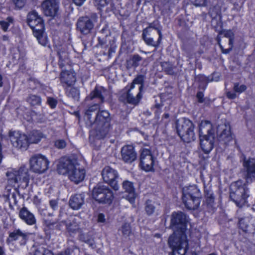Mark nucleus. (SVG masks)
I'll return each instance as SVG.
<instances>
[{
    "label": "nucleus",
    "mask_w": 255,
    "mask_h": 255,
    "mask_svg": "<svg viewBox=\"0 0 255 255\" xmlns=\"http://www.w3.org/2000/svg\"><path fill=\"white\" fill-rule=\"evenodd\" d=\"M188 222L186 215L181 211L174 212L171 215L170 228L174 231L168 244L172 249L171 255H185L188 244L185 232Z\"/></svg>",
    "instance_id": "nucleus-1"
},
{
    "label": "nucleus",
    "mask_w": 255,
    "mask_h": 255,
    "mask_svg": "<svg viewBox=\"0 0 255 255\" xmlns=\"http://www.w3.org/2000/svg\"><path fill=\"white\" fill-rule=\"evenodd\" d=\"M230 198L238 207L243 206L249 197L248 188L242 180L233 182L230 186Z\"/></svg>",
    "instance_id": "nucleus-2"
},
{
    "label": "nucleus",
    "mask_w": 255,
    "mask_h": 255,
    "mask_svg": "<svg viewBox=\"0 0 255 255\" xmlns=\"http://www.w3.org/2000/svg\"><path fill=\"white\" fill-rule=\"evenodd\" d=\"M177 132L181 139L185 142H190L195 139L194 125L189 120L185 118L176 122Z\"/></svg>",
    "instance_id": "nucleus-3"
},
{
    "label": "nucleus",
    "mask_w": 255,
    "mask_h": 255,
    "mask_svg": "<svg viewBox=\"0 0 255 255\" xmlns=\"http://www.w3.org/2000/svg\"><path fill=\"white\" fill-rule=\"evenodd\" d=\"M6 176L8 184L13 185L19 183L18 187L25 189L28 185L29 174L28 168L25 166H21L18 170L13 172H7Z\"/></svg>",
    "instance_id": "nucleus-4"
},
{
    "label": "nucleus",
    "mask_w": 255,
    "mask_h": 255,
    "mask_svg": "<svg viewBox=\"0 0 255 255\" xmlns=\"http://www.w3.org/2000/svg\"><path fill=\"white\" fill-rule=\"evenodd\" d=\"M217 31L219 32V35L217 37L218 44L222 53L228 54L232 50L233 47L234 32L231 30H222V29Z\"/></svg>",
    "instance_id": "nucleus-5"
},
{
    "label": "nucleus",
    "mask_w": 255,
    "mask_h": 255,
    "mask_svg": "<svg viewBox=\"0 0 255 255\" xmlns=\"http://www.w3.org/2000/svg\"><path fill=\"white\" fill-rule=\"evenodd\" d=\"M92 196L100 203L111 204L114 198L113 193L110 188L102 184H97L93 189Z\"/></svg>",
    "instance_id": "nucleus-6"
},
{
    "label": "nucleus",
    "mask_w": 255,
    "mask_h": 255,
    "mask_svg": "<svg viewBox=\"0 0 255 255\" xmlns=\"http://www.w3.org/2000/svg\"><path fill=\"white\" fill-rule=\"evenodd\" d=\"M49 163L45 156L39 154L32 155L29 159L30 169L38 174L43 173L48 169Z\"/></svg>",
    "instance_id": "nucleus-7"
},
{
    "label": "nucleus",
    "mask_w": 255,
    "mask_h": 255,
    "mask_svg": "<svg viewBox=\"0 0 255 255\" xmlns=\"http://www.w3.org/2000/svg\"><path fill=\"white\" fill-rule=\"evenodd\" d=\"M9 137L12 146L22 151L26 150L28 146L27 136L19 131H9Z\"/></svg>",
    "instance_id": "nucleus-8"
},
{
    "label": "nucleus",
    "mask_w": 255,
    "mask_h": 255,
    "mask_svg": "<svg viewBox=\"0 0 255 255\" xmlns=\"http://www.w3.org/2000/svg\"><path fill=\"white\" fill-rule=\"evenodd\" d=\"M97 15L93 14L91 17L88 16L80 17L77 22V28L84 34L89 33L93 29L94 23L97 21Z\"/></svg>",
    "instance_id": "nucleus-9"
},
{
    "label": "nucleus",
    "mask_w": 255,
    "mask_h": 255,
    "mask_svg": "<svg viewBox=\"0 0 255 255\" xmlns=\"http://www.w3.org/2000/svg\"><path fill=\"white\" fill-rule=\"evenodd\" d=\"M155 158L148 149H143L140 153L139 165L141 168L146 171H150L153 170Z\"/></svg>",
    "instance_id": "nucleus-10"
},
{
    "label": "nucleus",
    "mask_w": 255,
    "mask_h": 255,
    "mask_svg": "<svg viewBox=\"0 0 255 255\" xmlns=\"http://www.w3.org/2000/svg\"><path fill=\"white\" fill-rule=\"evenodd\" d=\"M102 176L104 181L110 184L113 189L116 191L119 189V186L116 181L119 176L116 170L110 166H106L102 170Z\"/></svg>",
    "instance_id": "nucleus-11"
},
{
    "label": "nucleus",
    "mask_w": 255,
    "mask_h": 255,
    "mask_svg": "<svg viewBox=\"0 0 255 255\" xmlns=\"http://www.w3.org/2000/svg\"><path fill=\"white\" fill-rule=\"evenodd\" d=\"M208 13L211 18V26L216 30L219 31L222 27L221 7L216 4L211 7Z\"/></svg>",
    "instance_id": "nucleus-12"
},
{
    "label": "nucleus",
    "mask_w": 255,
    "mask_h": 255,
    "mask_svg": "<svg viewBox=\"0 0 255 255\" xmlns=\"http://www.w3.org/2000/svg\"><path fill=\"white\" fill-rule=\"evenodd\" d=\"M142 98L141 92L130 87L127 92L123 94L119 98L120 101L124 103H128L134 106L137 105Z\"/></svg>",
    "instance_id": "nucleus-13"
},
{
    "label": "nucleus",
    "mask_w": 255,
    "mask_h": 255,
    "mask_svg": "<svg viewBox=\"0 0 255 255\" xmlns=\"http://www.w3.org/2000/svg\"><path fill=\"white\" fill-rule=\"evenodd\" d=\"M77 163L75 159L66 157H62L57 165V171L60 174H68Z\"/></svg>",
    "instance_id": "nucleus-14"
},
{
    "label": "nucleus",
    "mask_w": 255,
    "mask_h": 255,
    "mask_svg": "<svg viewBox=\"0 0 255 255\" xmlns=\"http://www.w3.org/2000/svg\"><path fill=\"white\" fill-rule=\"evenodd\" d=\"M243 166L246 171L245 178L247 183H250L255 181V157L244 159Z\"/></svg>",
    "instance_id": "nucleus-15"
},
{
    "label": "nucleus",
    "mask_w": 255,
    "mask_h": 255,
    "mask_svg": "<svg viewBox=\"0 0 255 255\" xmlns=\"http://www.w3.org/2000/svg\"><path fill=\"white\" fill-rule=\"evenodd\" d=\"M30 28L32 29L33 34L39 44L44 46H49L47 34L44 31L43 21Z\"/></svg>",
    "instance_id": "nucleus-16"
},
{
    "label": "nucleus",
    "mask_w": 255,
    "mask_h": 255,
    "mask_svg": "<svg viewBox=\"0 0 255 255\" xmlns=\"http://www.w3.org/2000/svg\"><path fill=\"white\" fill-rule=\"evenodd\" d=\"M43 12L46 16H54L59 8L57 0H45L41 4Z\"/></svg>",
    "instance_id": "nucleus-17"
},
{
    "label": "nucleus",
    "mask_w": 255,
    "mask_h": 255,
    "mask_svg": "<svg viewBox=\"0 0 255 255\" xmlns=\"http://www.w3.org/2000/svg\"><path fill=\"white\" fill-rule=\"evenodd\" d=\"M217 131L221 132L218 137V140L220 141L224 142L225 144L231 141L233 138L231 131L230 125L228 123L219 125Z\"/></svg>",
    "instance_id": "nucleus-18"
},
{
    "label": "nucleus",
    "mask_w": 255,
    "mask_h": 255,
    "mask_svg": "<svg viewBox=\"0 0 255 255\" xmlns=\"http://www.w3.org/2000/svg\"><path fill=\"white\" fill-rule=\"evenodd\" d=\"M85 175V170L81 168L78 163L75 165L68 174L69 179L76 184H78L82 181L84 179Z\"/></svg>",
    "instance_id": "nucleus-19"
},
{
    "label": "nucleus",
    "mask_w": 255,
    "mask_h": 255,
    "mask_svg": "<svg viewBox=\"0 0 255 255\" xmlns=\"http://www.w3.org/2000/svg\"><path fill=\"white\" fill-rule=\"evenodd\" d=\"M121 156L122 160L126 163H130L136 158V153L134 147L131 145H126L121 149Z\"/></svg>",
    "instance_id": "nucleus-20"
},
{
    "label": "nucleus",
    "mask_w": 255,
    "mask_h": 255,
    "mask_svg": "<svg viewBox=\"0 0 255 255\" xmlns=\"http://www.w3.org/2000/svg\"><path fill=\"white\" fill-rule=\"evenodd\" d=\"M109 94V91L103 87H96L95 89L87 97L86 99L92 100L94 98H97L99 100L98 103H102Z\"/></svg>",
    "instance_id": "nucleus-21"
},
{
    "label": "nucleus",
    "mask_w": 255,
    "mask_h": 255,
    "mask_svg": "<svg viewBox=\"0 0 255 255\" xmlns=\"http://www.w3.org/2000/svg\"><path fill=\"white\" fill-rule=\"evenodd\" d=\"M99 111L98 104H94L88 108L84 117L87 125L91 126L95 124L97 115L99 114Z\"/></svg>",
    "instance_id": "nucleus-22"
},
{
    "label": "nucleus",
    "mask_w": 255,
    "mask_h": 255,
    "mask_svg": "<svg viewBox=\"0 0 255 255\" xmlns=\"http://www.w3.org/2000/svg\"><path fill=\"white\" fill-rule=\"evenodd\" d=\"M216 135L200 137V146L205 153H209L213 149L215 143Z\"/></svg>",
    "instance_id": "nucleus-23"
},
{
    "label": "nucleus",
    "mask_w": 255,
    "mask_h": 255,
    "mask_svg": "<svg viewBox=\"0 0 255 255\" xmlns=\"http://www.w3.org/2000/svg\"><path fill=\"white\" fill-rule=\"evenodd\" d=\"M85 198V194L83 193L72 196L69 201L70 207L73 210H79L84 204Z\"/></svg>",
    "instance_id": "nucleus-24"
},
{
    "label": "nucleus",
    "mask_w": 255,
    "mask_h": 255,
    "mask_svg": "<svg viewBox=\"0 0 255 255\" xmlns=\"http://www.w3.org/2000/svg\"><path fill=\"white\" fill-rule=\"evenodd\" d=\"M110 129V124H97V127L93 131V136L96 139H102L108 134Z\"/></svg>",
    "instance_id": "nucleus-25"
},
{
    "label": "nucleus",
    "mask_w": 255,
    "mask_h": 255,
    "mask_svg": "<svg viewBox=\"0 0 255 255\" xmlns=\"http://www.w3.org/2000/svg\"><path fill=\"white\" fill-rule=\"evenodd\" d=\"M215 134L212 124L207 121H202L199 126V136L204 137Z\"/></svg>",
    "instance_id": "nucleus-26"
},
{
    "label": "nucleus",
    "mask_w": 255,
    "mask_h": 255,
    "mask_svg": "<svg viewBox=\"0 0 255 255\" xmlns=\"http://www.w3.org/2000/svg\"><path fill=\"white\" fill-rule=\"evenodd\" d=\"M19 217L27 225H33L36 223V219L34 215L25 207H22L19 211Z\"/></svg>",
    "instance_id": "nucleus-27"
},
{
    "label": "nucleus",
    "mask_w": 255,
    "mask_h": 255,
    "mask_svg": "<svg viewBox=\"0 0 255 255\" xmlns=\"http://www.w3.org/2000/svg\"><path fill=\"white\" fill-rule=\"evenodd\" d=\"M202 198L182 196L183 202L188 210H195L199 207Z\"/></svg>",
    "instance_id": "nucleus-28"
},
{
    "label": "nucleus",
    "mask_w": 255,
    "mask_h": 255,
    "mask_svg": "<svg viewBox=\"0 0 255 255\" xmlns=\"http://www.w3.org/2000/svg\"><path fill=\"white\" fill-rule=\"evenodd\" d=\"M183 196L202 198L200 189L196 185L185 186L182 189Z\"/></svg>",
    "instance_id": "nucleus-29"
},
{
    "label": "nucleus",
    "mask_w": 255,
    "mask_h": 255,
    "mask_svg": "<svg viewBox=\"0 0 255 255\" xmlns=\"http://www.w3.org/2000/svg\"><path fill=\"white\" fill-rule=\"evenodd\" d=\"M148 29H144L143 30L142 34V38L147 45L157 47L160 43L162 38L161 32L158 30L159 37L157 41H155L153 40V38L149 36L150 35V33L147 32Z\"/></svg>",
    "instance_id": "nucleus-30"
},
{
    "label": "nucleus",
    "mask_w": 255,
    "mask_h": 255,
    "mask_svg": "<svg viewBox=\"0 0 255 255\" xmlns=\"http://www.w3.org/2000/svg\"><path fill=\"white\" fill-rule=\"evenodd\" d=\"M57 54L59 56V65L61 68H63L68 64L69 62V53L67 51V48L66 46L58 48Z\"/></svg>",
    "instance_id": "nucleus-31"
},
{
    "label": "nucleus",
    "mask_w": 255,
    "mask_h": 255,
    "mask_svg": "<svg viewBox=\"0 0 255 255\" xmlns=\"http://www.w3.org/2000/svg\"><path fill=\"white\" fill-rule=\"evenodd\" d=\"M251 219L249 217L242 218L239 220V227L246 233H254L255 231V227L253 224H250Z\"/></svg>",
    "instance_id": "nucleus-32"
},
{
    "label": "nucleus",
    "mask_w": 255,
    "mask_h": 255,
    "mask_svg": "<svg viewBox=\"0 0 255 255\" xmlns=\"http://www.w3.org/2000/svg\"><path fill=\"white\" fill-rule=\"evenodd\" d=\"M80 218L79 217H75L69 223H66V226L68 232L71 233H80L82 231L80 228Z\"/></svg>",
    "instance_id": "nucleus-33"
},
{
    "label": "nucleus",
    "mask_w": 255,
    "mask_h": 255,
    "mask_svg": "<svg viewBox=\"0 0 255 255\" xmlns=\"http://www.w3.org/2000/svg\"><path fill=\"white\" fill-rule=\"evenodd\" d=\"M96 117L95 123V124L101 125L104 124H110V115L107 111L102 110L99 111V114L97 115Z\"/></svg>",
    "instance_id": "nucleus-34"
},
{
    "label": "nucleus",
    "mask_w": 255,
    "mask_h": 255,
    "mask_svg": "<svg viewBox=\"0 0 255 255\" xmlns=\"http://www.w3.org/2000/svg\"><path fill=\"white\" fill-rule=\"evenodd\" d=\"M61 82L68 86L72 85L76 81L74 73L69 71H62L60 75Z\"/></svg>",
    "instance_id": "nucleus-35"
},
{
    "label": "nucleus",
    "mask_w": 255,
    "mask_h": 255,
    "mask_svg": "<svg viewBox=\"0 0 255 255\" xmlns=\"http://www.w3.org/2000/svg\"><path fill=\"white\" fill-rule=\"evenodd\" d=\"M42 18L34 10L29 12L27 15V22L30 27L36 26V24L42 22Z\"/></svg>",
    "instance_id": "nucleus-36"
},
{
    "label": "nucleus",
    "mask_w": 255,
    "mask_h": 255,
    "mask_svg": "<svg viewBox=\"0 0 255 255\" xmlns=\"http://www.w3.org/2000/svg\"><path fill=\"white\" fill-rule=\"evenodd\" d=\"M123 187L125 192L128 193L129 200L132 202L135 198V190L132 183L128 181H125L123 183Z\"/></svg>",
    "instance_id": "nucleus-37"
},
{
    "label": "nucleus",
    "mask_w": 255,
    "mask_h": 255,
    "mask_svg": "<svg viewBox=\"0 0 255 255\" xmlns=\"http://www.w3.org/2000/svg\"><path fill=\"white\" fill-rule=\"evenodd\" d=\"M142 59V57L138 54L131 55L129 59L127 60V69L137 67Z\"/></svg>",
    "instance_id": "nucleus-38"
},
{
    "label": "nucleus",
    "mask_w": 255,
    "mask_h": 255,
    "mask_svg": "<svg viewBox=\"0 0 255 255\" xmlns=\"http://www.w3.org/2000/svg\"><path fill=\"white\" fill-rule=\"evenodd\" d=\"M28 137V144L37 143L42 137V133L38 130H32L31 131Z\"/></svg>",
    "instance_id": "nucleus-39"
},
{
    "label": "nucleus",
    "mask_w": 255,
    "mask_h": 255,
    "mask_svg": "<svg viewBox=\"0 0 255 255\" xmlns=\"http://www.w3.org/2000/svg\"><path fill=\"white\" fill-rule=\"evenodd\" d=\"M145 78L146 77L145 75H137L136 77L132 81V82L131 83L130 87H131V89H134L135 84L140 85V86L139 87L138 89L137 90L141 92L144 87V83Z\"/></svg>",
    "instance_id": "nucleus-40"
},
{
    "label": "nucleus",
    "mask_w": 255,
    "mask_h": 255,
    "mask_svg": "<svg viewBox=\"0 0 255 255\" xmlns=\"http://www.w3.org/2000/svg\"><path fill=\"white\" fill-rule=\"evenodd\" d=\"M67 95L74 100L78 101L80 98L79 90L75 87H71L67 90Z\"/></svg>",
    "instance_id": "nucleus-41"
},
{
    "label": "nucleus",
    "mask_w": 255,
    "mask_h": 255,
    "mask_svg": "<svg viewBox=\"0 0 255 255\" xmlns=\"http://www.w3.org/2000/svg\"><path fill=\"white\" fill-rule=\"evenodd\" d=\"M26 100L32 106L40 105L41 103V98L35 95H29Z\"/></svg>",
    "instance_id": "nucleus-42"
},
{
    "label": "nucleus",
    "mask_w": 255,
    "mask_h": 255,
    "mask_svg": "<svg viewBox=\"0 0 255 255\" xmlns=\"http://www.w3.org/2000/svg\"><path fill=\"white\" fill-rule=\"evenodd\" d=\"M33 255H54L49 250L43 247H39L34 251Z\"/></svg>",
    "instance_id": "nucleus-43"
},
{
    "label": "nucleus",
    "mask_w": 255,
    "mask_h": 255,
    "mask_svg": "<svg viewBox=\"0 0 255 255\" xmlns=\"http://www.w3.org/2000/svg\"><path fill=\"white\" fill-rule=\"evenodd\" d=\"M155 209V207L151 200H148L146 201L145 211L148 215H152L154 213Z\"/></svg>",
    "instance_id": "nucleus-44"
},
{
    "label": "nucleus",
    "mask_w": 255,
    "mask_h": 255,
    "mask_svg": "<svg viewBox=\"0 0 255 255\" xmlns=\"http://www.w3.org/2000/svg\"><path fill=\"white\" fill-rule=\"evenodd\" d=\"M24 234L20 230H16L9 234V238L7 239V242L9 243L13 241H15L18 239L19 236H23Z\"/></svg>",
    "instance_id": "nucleus-45"
},
{
    "label": "nucleus",
    "mask_w": 255,
    "mask_h": 255,
    "mask_svg": "<svg viewBox=\"0 0 255 255\" xmlns=\"http://www.w3.org/2000/svg\"><path fill=\"white\" fill-rule=\"evenodd\" d=\"M161 67L164 71L169 75H174V73L172 65L169 62H163L161 63Z\"/></svg>",
    "instance_id": "nucleus-46"
},
{
    "label": "nucleus",
    "mask_w": 255,
    "mask_h": 255,
    "mask_svg": "<svg viewBox=\"0 0 255 255\" xmlns=\"http://www.w3.org/2000/svg\"><path fill=\"white\" fill-rule=\"evenodd\" d=\"M145 29H148L147 31V32L151 33H152V29H154L157 31V33L158 34V30L161 31V28H160V25L158 21H154L152 23H150L147 27Z\"/></svg>",
    "instance_id": "nucleus-47"
},
{
    "label": "nucleus",
    "mask_w": 255,
    "mask_h": 255,
    "mask_svg": "<svg viewBox=\"0 0 255 255\" xmlns=\"http://www.w3.org/2000/svg\"><path fill=\"white\" fill-rule=\"evenodd\" d=\"M123 235L125 237H128L131 233V229L130 225L128 223L124 224L121 229Z\"/></svg>",
    "instance_id": "nucleus-48"
},
{
    "label": "nucleus",
    "mask_w": 255,
    "mask_h": 255,
    "mask_svg": "<svg viewBox=\"0 0 255 255\" xmlns=\"http://www.w3.org/2000/svg\"><path fill=\"white\" fill-rule=\"evenodd\" d=\"M12 21L13 19L10 17H8L6 19V20L0 21V25L1 26V28L4 31H7V28L9 25V23H12Z\"/></svg>",
    "instance_id": "nucleus-49"
},
{
    "label": "nucleus",
    "mask_w": 255,
    "mask_h": 255,
    "mask_svg": "<svg viewBox=\"0 0 255 255\" xmlns=\"http://www.w3.org/2000/svg\"><path fill=\"white\" fill-rule=\"evenodd\" d=\"M27 0H12V2L15 6V9H20L25 5Z\"/></svg>",
    "instance_id": "nucleus-50"
},
{
    "label": "nucleus",
    "mask_w": 255,
    "mask_h": 255,
    "mask_svg": "<svg viewBox=\"0 0 255 255\" xmlns=\"http://www.w3.org/2000/svg\"><path fill=\"white\" fill-rule=\"evenodd\" d=\"M207 202L209 204H212L214 201V196L211 191L206 190L205 191Z\"/></svg>",
    "instance_id": "nucleus-51"
},
{
    "label": "nucleus",
    "mask_w": 255,
    "mask_h": 255,
    "mask_svg": "<svg viewBox=\"0 0 255 255\" xmlns=\"http://www.w3.org/2000/svg\"><path fill=\"white\" fill-rule=\"evenodd\" d=\"M247 89V86L245 85H240L239 83H236L234 84V90L235 92L241 93Z\"/></svg>",
    "instance_id": "nucleus-52"
},
{
    "label": "nucleus",
    "mask_w": 255,
    "mask_h": 255,
    "mask_svg": "<svg viewBox=\"0 0 255 255\" xmlns=\"http://www.w3.org/2000/svg\"><path fill=\"white\" fill-rule=\"evenodd\" d=\"M54 146L58 149H63L66 146V142L64 139H58L55 141Z\"/></svg>",
    "instance_id": "nucleus-53"
},
{
    "label": "nucleus",
    "mask_w": 255,
    "mask_h": 255,
    "mask_svg": "<svg viewBox=\"0 0 255 255\" xmlns=\"http://www.w3.org/2000/svg\"><path fill=\"white\" fill-rule=\"evenodd\" d=\"M191 2L196 6H205L208 0H190Z\"/></svg>",
    "instance_id": "nucleus-54"
},
{
    "label": "nucleus",
    "mask_w": 255,
    "mask_h": 255,
    "mask_svg": "<svg viewBox=\"0 0 255 255\" xmlns=\"http://www.w3.org/2000/svg\"><path fill=\"white\" fill-rule=\"evenodd\" d=\"M47 103L50 106V107L53 109L55 108L57 104V101L52 97H48Z\"/></svg>",
    "instance_id": "nucleus-55"
},
{
    "label": "nucleus",
    "mask_w": 255,
    "mask_h": 255,
    "mask_svg": "<svg viewBox=\"0 0 255 255\" xmlns=\"http://www.w3.org/2000/svg\"><path fill=\"white\" fill-rule=\"evenodd\" d=\"M8 200H9V207L11 209H13L12 206V203L14 205H16L17 204V200L16 198V194L15 193H13L11 194V197L9 198V197L8 198Z\"/></svg>",
    "instance_id": "nucleus-56"
},
{
    "label": "nucleus",
    "mask_w": 255,
    "mask_h": 255,
    "mask_svg": "<svg viewBox=\"0 0 255 255\" xmlns=\"http://www.w3.org/2000/svg\"><path fill=\"white\" fill-rule=\"evenodd\" d=\"M56 223L55 222H51L50 221H45V228L44 229L45 231H47L49 230L53 229L54 226Z\"/></svg>",
    "instance_id": "nucleus-57"
},
{
    "label": "nucleus",
    "mask_w": 255,
    "mask_h": 255,
    "mask_svg": "<svg viewBox=\"0 0 255 255\" xmlns=\"http://www.w3.org/2000/svg\"><path fill=\"white\" fill-rule=\"evenodd\" d=\"M80 235H79V239L81 241L84 242H86L87 240H88L89 238H90L91 237L89 236L87 234H84L82 233V232H80Z\"/></svg>",
    "instance_id": "nucleus-58"
},
{
    "label": "nucleus",
    "mask_w": 255,
    "mask_h": 255,
    "mask_svg": "<svg viewBox=\"0 0 255 255\" xmlns=\"http://www.w3.org/2000/svg\"><path fill=\"white\" fill-rule=\"evenodd\" d=\"M49 204L51 208L53 210H56L57 209L58 205V201L57 200H52L49 201Z\"/></svg>",
    "instance_id": "nucleus-59"
},
{
    "label": "nucleus",
    "mask_w": 255,
    "mask_h": 255,
    "mask_svg": "<svg viewBox=\"0 0 255 255\" xmlns=\"http://www.w3.org/2000/svg\"><path fill=\"white\" fill-rule=\"evenodd\" d=\"M196 97L199 103H202L204 102V94L202 92H198L197 93Z\"/></svg>",
    "instance_id": "nucleus-60"
},
{
    "label": "nucleus",
    "mask_w": 255,
    "mask_h": 255,
    "mask_svg": "<svg viewBox=\"0 0 255 255\" xmlns=\"http://www.w3.org/2000/svg\"><path fill=\"white\" fill-rule=\"evenodd\" d=\"M85 243L93 249L96 247L95 242L92 237L89 238Z\"/></svg>",
    "instance_id": "nucleus-61"
},
{
    "label": "nucleus",
    "mask_w": 255,
    "mask_h": 255,
    "mask_svg": "<svg viewBox=\"0 0 255 255\" xmlns=\"http://www.w3.org/2000/svg\"><path fill=\"white\" fill-rule=\"evenodd\" d=\"M195 78L199 82H205L206 83L208 82L207 78L203 75H198Z\"/></svg>",
    "instance_id": "nucleus-62"
},
{
    "label": "nucleus",
    "mask_w": 255,
    "mask_h": 255,
    "mask_svg": "<svg viewBox=\"0 0 255 255\" xmlns=\"http://www.w3.org/2000/svg\"><path fill=\"white\" fill-rule=\"evenodd\" d=\"M226 96L230 99H234L236 97V94L231 92H227Z\"/></svg>",
    "instance_id": "nucleus-63"
},
{
    "label": "nucleus",
    "mask_w": 255,
    "mask_h": 255,
    "mask_svg": "<svg viewBox=\"0 0 255 255\" xmlns=\"http://www.w3.org/2000/svg\"><path fill=\"white\" fill-rule=\"evenodd\" d=\"M105 221V216L103 214L100 213L98 216V222L104 223Z\"/></svg>",
    "instance_id": "nucleus-64"
}]
</instances>
